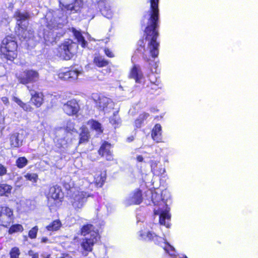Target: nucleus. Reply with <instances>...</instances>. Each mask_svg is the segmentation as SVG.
<instances>
[{
  "label": "nucleus",
  "instance_id": "f257e3e1",
  "mask_svg": "<svg viewBox=\"0 0 258 258\" xmlns=\"http://www.w3.org/2000/svg\"><path fill=\"white\" fill-rule=\"evenodd\" d=\"M150 8L146 14L143 17L147 19L146 25L143 31V38L137 42L136 52L142 54L143 59L147 62L150 61L147 54V50L151 56L155 58L159 53L160 42L157 40L159 36L160 11L159 0H149Z\"/></svg>",
  "mask_w": 258,
  "mask_h": 258
},
{
  "label": "nucleus",
  "instance_id": "f03ea898",
  "mask_svg": "<svg viewBox=\"0 0 258 258\" xmlns=\"http://www.w3.org/2000/svg\"><path fill=\"white\" fill-rule=\"evenodd\" d=\"M18 44L14 36L8 35L2 40L0 53L7 60H14L18 56Z\"/></svg>",
  "mask_w": 258,
  "mask_h": 258
},
{
  "label": "nucleus",
  "instance_id": "7ed1b4c3",
  "mask_svg": "<svg viewBox=\"0 0 258 258\" xmlns=\"http://www.w3.org/2000/svg\"><path fill=\"white\" fill-rule=\"evenodd\" d=\"M77 47L75 42L71 39H68L58 46L57 55L64 60H70L76 54Z\"/></svg>",
  "mask_w": 258,
  "mask_h": 258
},
{
  "label": "nucleus",
  "instance_id": "20e7f679",
  "mask_svg": "<svg viewBox=\"0 0 258 258\" xmlns=\"http://www.w3.org/2000/svg\"><path fill=\"white\" fill-rule=\"evenodd\" d=\"M47 205L50 207L57 206L61 203L63 199V193L61 187L57 185H53L49 188L46 195Z\"/></svg>",
  "mask_w": 258,
  "mask_h": 258
},
{
  "label": "nucleus",
  "instance_id": "39448f33",
  "mask_svg": "<svg viewBox=\"0 0 258 258\" xmlns=\"http://www.w3.org/2000/svg\"><path fill=\"white\" fill-rule=\"evenodd\" d=\"M39 76L38 72L33 69L22 70L16 75L19 83L24 85L36 82L38 80Z\"/></svg>",
  "mask_w": 258,
  "mask_h": 258
},
{
  "label": "nucleus",
  "instance_id": "423d86ee",
  "mask_svg": "<svg viewBox=\"0 0 258 258\" xmlns=\"http://www.w3.org/2000/svg\"><path fill=\"white\" fill-rule=\"evenodd\" d=\"M90 197L91 195L87 192L79 190L72 196L69 197L68 200L74 210L78 211L83 207L87 199Z\"/></svg>",
  "mask_w": 258,
  "mask_h": 258
},
{
  "label": "nucleus",
  "instance_id": "0eeeda50",
  "mask_svg": "<svg viewBox=\"0 0 258 258\" xmlns=\"http://www.w3.org/2000/svg\"><path fill=\"white\" fill-rule=\"evenodd\" d=\"M81 73L82 70L74 66H71L60 69L58 74V77L62 80L72 82L77 80Z\"/></svg>",
  "mask_w": 258,
  "mask_h": 258
},
{
  "label": "nucleus",
  "instance_id": "6e6552de",
  "mask_svg": "<svg viewBox=\"0 0 258 258\" xmlns=\"http://www.w3.org/2000/svg\"><path fill=\"white\" fill-rule=\"evenodd\" d=\"M15 219L13 210L8 206L0 205V226L8 228Z\"/></svg>",
  "mask_w": 258,
  "mask_h": 258
},
{
  "label": "nucleus",
  "instance_id": "1a4fd4ad",
  "mask_svg": "<svg viewBox=\"0 0 258 258\" xmlns=\"http://www.w3.org/2000/svg\"><path fill=\"white\" fill-rule=\"evenodd\" d=\"M62 109L67 115L73 116L78 115L80 110V106L76 99H72L63 104Z\"/></svg>",
  "mask_w": 258,
  "mask_h": 258
},
{
  "label": "nucleus",
  "instance_id": "9d476101",
  "mask_svg": "<svg viewBox=\"0 0 258 258\" xmlns=\"http://www.w3.org/2000/svg\"><path fill=\"white\" fill-rule=\"evenodd\" d=\"M27 89L30 94V102L36 108H40L44 103V95L42 92L35 91L29 86Z\"/></svg>",
  "mask_w": 258,
  "mask_h": 258
},
{
  "label": "nucleus",
  "instance_id": "9b49d317",
  "mask_svg": "<svg viewBox=\"0 0 258 258\" xmlns=\"http://www.w3.org/2000/svg\"><path fill=\"white\" fill-rule=\"evenodd\" d=\"M112 145L107 141H103L98 150V154L106 160L111 161L113 160V154L111 150Z\"/></svg>",
  "mask_w": 258,
  "mask_h": 258
},
{
  "label": "nucleus",
  "instance_id": "f8f14e48",
  "mask_svg": "<svg viewBox=\"0 0 258 258\" xmlns=\"http://www.w3.org/2000/svg\"><path fill=\"white\" fill-rule=\"evenodd\" d=\"M97 233L91 234L90 238H85L81 244V245L85 251L91 252L93 249V246L97 241Z\"/></svg>",
  "mask_w": 258,
  "mask_h": 258
},
{
  "label": "nucleus",
  "instance_id": "ddd939ff",
  "mask_svg": "<svg viewBox=\"0 0 258 258\" xmlns=\"http://www.w3.org/2000/svg\"><path fill=\"white\" fill-rule=\"evenodd\" d=\"M150 117V114L148 112H143L140 113L138 117L134 121V126L135 130L141 128L147 121Z\"/></svg>",
  "mask_w": 258,
  "mask_h": 258
},
{
  "label": "nucleus",
  "instance_id": "4468645a",
  "mask_svg": "<svg viewBox=\"0 0 258 258\" xmlns=\"http://www.w3.org/2000/svg\"><path fill=\"white\" fill-rule=\"evenodd\" d=\"M143 199L142 190L137 188L132 192V196L128 199V201L131 205H139L143 202Z\"/></svg>",
  "mask_w": 258,
  "mask_h": 258
},
{
  "label": "nucleus",
  "instance_id": "2eb2a0df",
  "mask_svg": "<svg viewBox=\"0 0 258 258\" xmlns=\"http://www.w3.org/2000/svg\"><path fill=\"white\" fill-rule=\"evenodd\" d=\"M129 78L134 79L136 83H140V80L143 78V74L139 66L135 64L131 69Z\"/></svg>",
  "mask_w": 258,
  "mask_h": 258
},
{
  "label": "nucleus",
  "instance_id": "dca6fc26",
  "mask_svg": "<svg viewBox=\"0 0 258 258\" xmlns=\"http://www.w3.org/2000/svg\"><path fill=\"white\" fill-rule=\"evenodd\" d=\"M151 137L157 143L162 141V127L159 123H156L151 131Z\"/></svg>",
  "mask_w": 258,
  "mask_h": 258
},
{
  "label": "nucleus",
  "instance_id": "f3484780",
  "mask_svg": "<svg viewBox=\"0 0 258 258\" xmlns=\"http://www.w3.org/2000/svg\"><path fill=\"white\" fill-rule=\"evenodd\" d=\"M23 141L20 139V134L14 133L10 135V144L12 148L15 149L22 145Z\"/></svg>",
  "mask_w": 258,
  "mask_h": 258
},
{
  "label": "nucleus",
  "instance_id": "a211bd4d",
  "mask_svg": "<svg viewBox=\"0 0 258 258\" xmlns=\"http://www.w3.org/2000/svg\"><path fill=\"white\" fill-rule=\"evenodd\" d=\"M106 178L105 171H97L94 175V183L98 187H102Z\"/></svg>",
  "mask_w": 258,
  "mask_h": 258
},
{
  "label": "nucleus",
  "instance_id": "6ab92c4d",
  "mask_svg": "<svg viewBox=\"0 0 258 258\" xmlns=\"http://www.w3.org/2000/svg\"><path fill=\"white\" fill-rule=\"evenodd\" d=\"M80 133L79 134V144H83L87 143L90 139V132L87 127L84 125L82 126L80 128Z\"/></svg>",
  "mask_w": 258,
  "mask_h": 258
},
{
  "label": "nucleus",
  "instance_id": "aec40b11",
  "mask_svg": "<svg viewBox=\"0 0 258 258\" xmlns=\"http://www.w3.org/2000/svg\"><path fill=\"white\" fill-rule=\"evenodd\" d=\"M8 228L7 232L10 235L18 234L23 232L24 230L23 226L19 223L11 224Z\"/></svg>",
  "mask_w": 258,
  "mask_h": 258
},
{
  "label": "nucleus",
  "instance_id": "412c9836",
  "mask_svg": "<svg viewBox=\"0 0 258 258\" xmlns=\"http://www.w3.org/2000/svg\"><path fill=\"white\" fill-rule=\"evenodd\" d=\"M87 124L90 125V129L95 131L97 134L100 135L103 132V128L101 124L97 120L91 119L87 122Z\"/></svg>",
  "mask_w": 258,
  "mask_h": 258
},
{
  "label": "nucleus",
  "instance_id": "4be33fe9",
  "mask_svg": "<svg viewBox=\"0 0 258 258\" xmlns=\"http://www.w3.org/2000/svg\"><path fill=\"white\" fill-rule=\"evenodd\" d=\"M93 63L96 67L101 68L107 67L109 63V61L98 54L94 57Z\"/></svg>",
  "mask_w": 258,
  "mask_h": 258
},
{
  "label": "nucleus",
  "instance_id": "5701e85b",
  "mask_svg": "<svg viewBox=\"0 0 258 258\" xmlns=\"http://www.w3.org/2000/svg\"><path fill=\"white\" fill-rule=\"evenodd\" d=\"M15 34L20 40L23 41L27 38L28 31L27 28L23 27L22 24L19 23L17 25Z\"/></svg>",
  "mask_w": 258,
  "mask_h": 258
},
{
  "label": "nucleus",
  "instance_id": "b1692460",
  "mask_svg": "<svg viewBox=\"0 0 258 258\" xmlns=\"http://www.w3.org/2000/svg\"><path fill=\"white\" fill-rule=\"evenodd\" d=\"M80 234L85 236L87 235L90 234V237H91V234L95 233H97V236L98 233L94 230V226L91 224H86L81 228L80 230Z\"/></svg>",
  "mask_w": 258,
  "mask_h": 258
},
{
  "label": "nucleus",
  "instance_id": "393cba45",
  "mask_svg": "<svg viewBox=\"0 0 258 258\" xmlns=\"http://www.w3.org/2000/svg\"><path fill=\"white\" fill-rule=\"evenodd\" d=\"M13 186L6 183H0V197H9L12 194Z\"/></svg>",
  "mask_w": 258,
  "mask_h": 258
},
{
  "label": "nucleus",
  "instance_id": "a878e982",
  "mask_svg": "<svg viewBox=\"0 0 258 258\" xmlns=\"http://www.w3.org/2000/svg\"><path fill=\"white\" fill-rule=\"evenodd\" d=\"M12 100L26 112H32L34 110L33 107L30 104L28 103L24 102L17 97L14 96Z\"/></svg>",
  "mask_w": 258,
  "mask_h": 258
},
{
  "label": "nucleus",
  "instance_id": "bb28decb",
  "mask_svg": "<svg viewBox=\"0 0 258 258\" xmlns=\"http://www.w3.org/2000/svg\"><path fill=\"white\" fill-rule=\"evenodd\" d=\"M62 185L65 190L66 197L68 198L70 196H72L73 194L79 190L77 187L72 185L70 183L66 181H63Z\"/></svg>",
  "mask_w": 258,
  "mask_h": 258
},
{
  "label": "nucleus",
  "instance_id": "cd10ccee",
  "mask_svg": "<svg viewBox=\"0 0 258 258\" xmlns=\"http://www.w3.org/2000/svg\"><path fill=\"white\" fill-rule=\"evenodd\" d=\"M61 223L58 219L53 220L49 225L46 226L45 228L49 231H56L61 227Z\"/></svg>",
  "mask_w": 258,
  "mask_h": 258
},
{
  "label": "nucleus",
  "instance_id": "c85d7f7f",
  "mask_svg": "<svg viewBox=\"0 0 258 258\" xmlns=\"http://www.w3.org/2000/svg\"><path fill=\"white\" fill-rule=\"evenodd\" d=\"M29 14L28 12L22 13L20 10H17L14 14V18L16 19L17 22H21L29 18Z\"/></svg>",
  "mask_w": 258,
  "mask_h": 258
},
{
  "label": "nucleus",
  "instance_id": "c756f323",
  "mask_svg": "<svg viewBox=\"0 0 258 258\" xmlns=\"http://www.w3.org/2000/svg\"><path fill=\"white\" fill-rule=\"evenodd\" d=\"M170 215L167 211H162L159 216V223L161 225H165L167 227H169V224L166 223L165 220L170 219Z\"/></svg>",
  "mask_w": 258,
  "mask_h": 258
},
{
  "label": "nucleus",
  "instance_id": "7c9ffc66",
  "mask_svg": "<svg viewBox=\"0 0 258 258\" xmlns=\"http://www.w3.org/2000/svg\"><path fill=\"white\" fill-rule=\"evenodd\" d=\"M28 163L25 157H20L16 161V165L18 168L21 169L25 167Z\"/></svg>",
  "mask_w": 258,
  "mask_h": 258
},
{
  "label": "nucleus",
  "instance_id": "2f4dec72",
  "mask_svg": "<svg viewBox=\"0 0 258 258\" xmlns=\"http://www.w3.org/2000/svg\"><path fill=\"white\" fill-rule=\"evenodd\" d=\"M25 178L33 183H36L38 179V175L35 173H27L24 175Z\"/></svg>",
  "mask_w": 258,
  "mask_h": 258
},
{
  "label": "nucleus",
  "instance_id": "473e14b6",
  "mask_svg": "<svg viewBox=\"0 0 258 258\" xmlns=\"http://www.w3.org/2000/svg\"><path fill=\"white\" fill-rule=\"evenodd\" d=\"M151 194V199L152 203L155 205H157L158 202L161 200V196L155 191H150Z\"/></svg>",
  "mask_w": 258,
  "mask_h": 258
},
{
  "label": "nucleus",
  "instance_id": "72a5a7b5",
  "mask_svg": "<svg viewBox=\"0 0 258 258\" xmlns=\"http://www.w3.org/2000/svg\"><path fill=\"white\" fill-rule=\"evenodd\" d=\"M20 254L19 248L16 246L12 247L9 253L10 258H19Z\"/></svg>",
  "mask_w": 258,
  "mask_h": 258
},
{
  "label": "nucleus",
  "instance_id": "f704fd0d",
  "mask_svg": "<svg viewBox=\"0 0 258 258\" xmlns=\"http://www.w3.org/2000/svg\"><path fill=\"white\" fill-rule=\"evenodd\" d=\"M38 231V227L37 226H35L32 227L29 231H28V237L30 239H35L37 237V233Z\"/></svg>",
  "mask_w": 258,
  "mask_h": 258
},
{
  "label": "nucleus",
  "instance_id": "c9c22d12",
  "mask_svg": "<svg viewBox=\"0 0 258 258\" xmlns=\"http://www.w3.org/2000/svg\"><path fill=\"white\" fill-rule=\"evenodd\" d=\"M163 249L169 255H174L175 248L168 243H166V245L163 247Z\"/></svg>",
  "mask_w": 258,
  "mask_h": 258
},
{
  "label": "nucleus",
  "instance_id": "e433bc0d",
  "mask_svg": "<svg viewBox=\"0 0 258 258\" xmlns=\"http://www.w3.org/2000/svg\"><path fill=\"white\" fill-rule=\"evenodd\" d=\"M62 10L65 11H71L72 12L75 11L76 12L77 11L75 9V6L73 4H69L67 5L62 4L61 6H60Z\"/></svg>",
  "mask_w": 258,
  "mask_h": 258
},
{
  "label": "nucleus",
  "instance_id": "4c0bfd02",
  "mask_svg": "<svg viewBox=\"0 0 258 258\" xmlns=\"http://www.w3.org/2000/svg\"><path fill=\"white\" fill-rule=\"evenodd\" d=\"M95 106L99 110H103L106 104L103 101V99L99 98L97 100H95Z\"/></svg>",
  "mask_w": 258,
  "mask_h": 258
},
{
  "label": "nucleus",
  "instance_id": "58836bf2",
  "mask_svg": "<svg viewBox=\"0 0 258 258\" xmlns=\"http://www.w3.org/2000/svg\"><path fill=\"white\" fill-rule=\"evenodd\" d=\"M147 237L150 240H154V239L158 240V238H160L158 235H156L154 233H152L150 231H149L147 233Z\"/></svg>",
  "mask_w": 258,
  "mask_h": 258
},
{
  "label": "nucleus",
  "instance_id": "ea45409f",
  "mask_svg": "<svg viewBox=\"0 0 258 258\" xmlns=\"http://www.w3.org/2000/svg\"><path fill=\"white\" fill-rule=\"evenodd\" d=\"M160 163L159 160H152L150 161V166L152 170H155L158 164Z\"/></svg>",
  "mask_w": 258,
  "mask_h": 258
},
{
  "label": "nucleus",
  "instance_id": "a19ab883",
  "mask_svg": "<svg viewBox=\"0 0 258 258\" xmlns=\"http://www.w3.org/2000/svg\"><path fill=\"white\" fill-rule=\"evenodd\" d=\"M7 173V168L4 165L0 163V176H3Z\"/></svg>",
  "mask_w": 258,
  "mask_h": 258
},
{
  "label": "nucleus",
  "instance_id": "79ce46f5",
  "mask_svg": "<svg viewBox=\"0 0 258 258\" xmlns=\"http://www.w3.org/2000/svg\"><path fill=\"white\" fill-rule=\"evenodd\" d=\"M104 52L105 54V55L108 57L112 58L114 57V54H113V53L112 52L111 50H110L108 48H105L104 49Z\"/></svg>",
  "mask_w": 258,
  "mask_h": 258
},
{
  "label": "nucleus",
  "instance_id": "37998d69",
  "mask_svg": "<svg viewBox=\"0 0 258 258\" xmlns=\"http://www.w3.org/2000/svg\"><path fill=\"white\" fill-rule=\"evenodd\" d=\"M74 35L77 39V41H79L80 39L84 37L81 32L78 31H75L74 32Z\"/></svg>",
  "mask_w": 258,
  "mask_h": 258
},
{
  "label": "nucleus",
  "instance_id": "c03bdc74",
  "mask_svg": "<svg viewBox=\"0 0 258 258\" xmlns=\"http://www.w3.org/2000/svg\"><path fill=\"white\" fill-rule=\"evenodd\" d=\"M78 42L80 43L81 46L83 48H85L87 46V42L85 39L84 37H83L81 39L78 41Z\"/></svg>",
  "mask_w": 258,
  "mask_h": 258
},
{
  "label": "nucleus",
  "instance_id": "a18cd8bd",
  "mask_svg": "<svg viewBox=\"0 0 258 258\" xmlns=\"http://www.w3.org/2000/svg\"><path fill=\"white\" fill-rule=\"evenodd\" d=\"M65 132L67 133H72V132L75 131V129L74 127H71V126H66L65 127Z\"/></svg>",
  "mask_w": 258,
  "mask_h": 258
},
{
  "label": "nucleus",
  "instance_id": "49530a36",
  "mask_svg": "<svg viewBox=\"0 0 258 258\" xmlns=\"http://www.w3.org/2000/svg\"><path fill=\"white\" fill-rule=\"evenodd\" d=\"M1 100L5 104H8L9 103V100L7 97H2Z\"/></svg>",
  "mask_w": 258,
  "mask_h": 258
},
{
  "label": "nucleus",
  "instance_id": "de8ad7c7",
  "mask_svg": "<svg viewBox=\"0 0 258 258\" xmlns=\"http://www.w3.org/2000/svg\"><path fill=\"white\" fill-rule=\"evenodd\" d=\"M136 160L139 162H142L144 161V158L142 155H138L136 157Z\"/></svg>",
  "mask_w": 258,
  "mask_h": 258
},
{
  "label": "nucleus",
  "instance_id": "09e8293b",
  "mask_svg": "<svg viewBox=\"0 0 258 258\" xmlns=\"http://www.w3.org/2000/svg\"><path fill=\"white\" fill-rule=\"evenodd\" d=\"M110 122L112 124H118V121L114 118H111L110 120Z\"/></svg>",
  "mask_w": 258,
  "mask_h": 258
},
{
  "label": "nucleus",
  "instance_id": "8fccbe9b",
  "mask_svg": "<svg viewBox=\"0 0 258 258\" xmlns=\"http://www.w3.org/2000/svg\"><path fill=\"white\" fill-rule=\"evenodd\" d=\"M48 241V239L46 237H43L41 239V243H46Z\"/></svg>",
  "mask_w": 258,
  "mask_h": 258
},
{
  "label": "nucleus",
  "instance_id": "3c124183",
  "mask_svg": "<svg viewBox=\"0 0 258 258\" xmlns=\"http://www.w3.org/2000/svg\"><path fill=\"white\" fill-rule=\"evenodd\" d=\"M61 258H72L68 253H63Z\"/></svg>",
  "mask_w": 258,
  "mask_h": 258
},
{
  "label": "nucleus",
  "instance_id": "603ef678",
  "mask_svg": "<svg viewBox=\"0 0 258 258\" xmlns=\"http://www.w3.org/2000/svg\"><path fill=\"white\" fill-rule=\"evenodd\" d=\"M31 258H39L38 254L37 253H35L32 254Z\"/></svg>",
  "mask_w": 258,
  "mask_h": 258
},
{
  "label": "nucleus",
  "instance_id": "864d4df0",
  "mask_svg": "<svg viewBox=\"0 0 258 258\" xmlns=\"http://www.w3.org/2000/svg\"><path fill=\"white\" fill-rule=\"evenodd\" d=\"M127 141L131 142L134 140V138L133 137H129L127 139Z\"/></svg>",
  "mask_w": 258,
  "mask_h": 258
},
{
  "label": "nucleus",
  "instance_id": "5fc2aeb1",
  "mask_svg": "<svg viewBox=\"0 0 258 258\" xmlns=\"http://www.w3.org/2000/svg\"><path fill=\"white\" fill-rule=\"evenodd\" d=\"M108 70V72L109 73H110V72H111V69H110V68L108 69V70Z\"/></svg>",
  "mask_w": 258,
  "mask_h": 258
},
{
  "label": "nucleus",
  "instance_id": "6e6d98bb",
  "mask_svg": "<svg viewBox=\"0 0 258 258\" xmlns=\"http://www.w3.org/2000/svg\"><path fill=\"white\" fill-rule=\"evenodd\" d=\"M158 111V110H155L154 109H153V110H152V112Z\"/></svg>",
  "mask_w": 258,
  "mask_h": 258
},
{
  "label": "nucleus",
  "instance_id": "4d7b16f0",
  "mask_svg": "<svg viewBox=\"0 0 258 258\" xmlns=\"http://www.w3.org/2000/svg\"><path fill=\"white\" fill-rule=\"evenodd\" d=\"M184 258H188V257L186 255H185Z\"/></svg>",
  "mask_w": 258,
  "mask_h": 258
},
{
  "label": "nucleus",
  "instance_id": "13d9d810",
  "mask_svg": "<svg viewBox=\"0 0 258 258\" xmlns=\"http://www.w3.org/2000/svg\"><path fill=\"white\" fill-rule=\"evenodd\" d=\"M73 258V257H72Z\"/></svg>",
  "mask_w": 258,
  "mask_h": 258
}]
</instances>
